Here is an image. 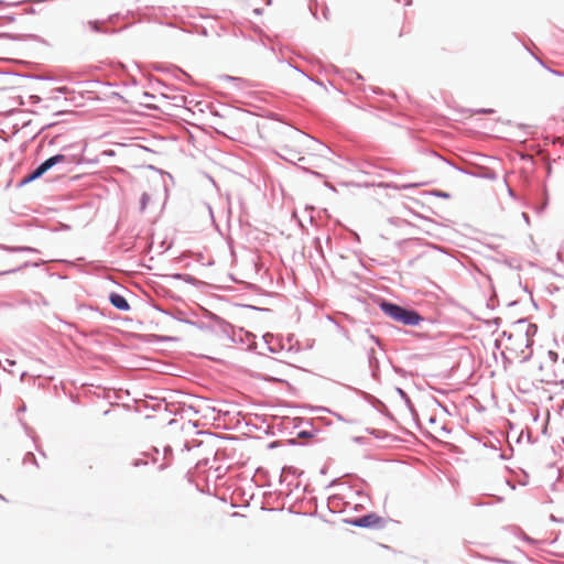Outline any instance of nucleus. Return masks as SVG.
<instances>
[{"instance_id":"9","label":"nucleus","mask_w":564,"mask_h":564,"mask_svg":"<svg viewBox=\"0 0 564 564\" xmlns=\"http://www.w3.org/2000/svg\"><path fill=\"white\" fill-rule=\"evenodd\" d=\"M87 25L93 31H98L99 30V26H98L97 22H88Z\"/></svg>"},{"instance_id":"3","label":"nucleus","mask_w":564,"mask_h":564,"mask_svg":"<svg viewBox=\"0 0 564 564\" xmlns=\"http://www.w3.org/2000/svg\"><path fill=\"white\" fill-rule=\"evenodd\" d=\"M380 308L393 321L404 325H416L421 321V317L416 312L403 308L392 303L382 302L380 304Z\"/></svg>"},{"instance_id":"8","label":"nucleus","mask_w":564,"mask_h":564,"mask_svg":"<svg viewBox=\"0 0 564 564\" xmlns=\"http://www.w3.org/2000/svg\"><path fill=\"white\" fill-rule=\"evenodd\" d=\"M304 215H305V219H299L300 226L302 228H305V223L313 224V221H314L311 214H304Z\"/></svg>"},{"instance_id":"1","label":"nucleus","mask_w":564,"mask_h":564,"mask_svg":"<svg viewBox=\"0 0 564 564\" xmlns=\"http://www.w3.org/2000/svg\"><path fill=\"white\" fill-rule=\"evenodd\" d=\"M536 332V325L520 322L509 333H505L503 338L500 340L502 355L511 361L528 359L531 355L533 336Z\"/></svg>"},{"instance_id":"10","label":"nucleus","mask_w":564,"mask_h":564,"mask_svg":"<svg viewBox=\"0 0 564 564\" xmlns=\"http://www.w3.org/2000/svg\"><path fill=\"white\" fill-rule=\"evenodd\" d=\"M2 249L10 250V251H18V250H24V248H8V247H1Z\"/></svg>"},{"instance_id":"6","label":"nucleus","mask_w":564,"mask_h":564,"mask_svg":"<svg viewBox=\"0 0 564 564\" xmlns=\"http://www.w3.org/2000/svg\"><path fill=\"white\" fill-rule=\"evenodd\" d=\"M354 524L361 528H381L384 525V520L376 513H370L356 519Z\"/></svg>"},{"instance_id":"5","label":"nucleus","mask_w":564,"mask_h":564,"mask_svg":"<svg viewBox=\"0 0 564 564\" xmlns=\"http://www.w3.org/2000/svg\"><path fill=\"white\" fill-rule=\"evenodd\" d=\"M66 160L65 155L56 154L47 160H45L41 165H39L32 173L25 176L22 183L32 182L39 177H41L45 172H47L54 165L62 163Z\"/></svg>"},{"instance_id":"2","label":"nucleus","mask_w":564,"mask_h":564,"mask_svg":"<svg viewBox=\"0 0 564 564\" xmlns=\"http://www.w3.org/2000/svg\"><path fill=\"white\" fill-rule=\"evenodd\" d=\"M276 148L283 159L291 162H301L306 156L316 155L322 145L308 134L299 130H291L279 138Z\"/></svg>"},{"instance_id":"4","label":"nucleus","mask_w":564,"mask_h":564,"mask_svg":"<svg viewBox=\"0 0 564 564\" xmlns=\"http://www.w3.org/2000/svg\"><path fill=\"white\" fill-rule=\"evenodd\" d=\"M166 189L162 185L154 186L142 196L141 208L160 210L163 209L166 202Z\"/></svg>"},{"instance_id":"7","label":"nucleus","mask_w":564,"mask_h":564,"mask_svg":"<svg viewBox=\"0 0 564 564\" xmlns=\"http://www.w3.org/2000/svg\"><path fill=\"white\" fill-rule=\"evenodd\" d=\"M110 302L118 310H122V311L129 310V304H128L127 300L119 294H111Z\"/></svg>"}]
</instances>
